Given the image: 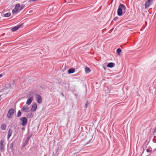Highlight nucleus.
<instances>
[{
	"label": "nucleus",
	"mask_w": 156,
	"mask_h": 156,
	"mask_svg": "<svg viewBox=\"0 0 156 156\" xmlns=\"http://www.w3.org/2000/svg\"><path fill=\"white\" fill-rule=\"evenodd\" d=\"M126 7L124 5L120 4L117 10L118 15L119 16H121L122 13H124L126 12Z\"/></svg>",
	"instance_id": "f257e3e1"
},
{
	"label": "nucleus",
	"mask_w": 156,
	"mask_h": 156,
	"mask_svg": "<svg viewBox=\"0 0 156 156\" xmlns=\"http://www.w3.org/2000/svg\"><path fill=\"white\" fill-rule=\"evenodd\" d=\"M20 120L22 122L21 125L23 126H25L27 123V118L25 117H21Z\"/></svg>",
	"instance_id": "f03ea898"
},
{
	"label": "nucleus",
	"mask_w": 156,
	"mask_h": 156,
	"mask_svg": "<svg viewBox=\"0 0 156 156\" xmlns=\"http://www.w3.org/2000/svg\"><path fill=\"white\" fill-rule=\"evenodd\" d=\"M14 112V110L13 108L10 109L7 114V117L9 118H11Z\"/></svg>",
	"instance_id": "7ed1b4c3"
},
{
	"label": "nucleus",
	"mask_w": 156,
	"mask_h": 156,
	"mask_svg": "<svg viewBox=\"0 0 156 156\" xmlns=\"http://www.w3.org/2000/svg\"><path fill=\"white\" fill-rule=\"evenodd\" d=\"M35 96L36 97L37 101L39 104H41L42 103V99L41 97L39 94L35 93Z\"/></svg>",
	"instance_id": "20e7f679"
},
{
	"label": "nucleus",
	"mask_w": 156,
	"mask_h": 156,
	"mask_svg": "<svg viewBox=\"0 0 156 156\" xmlns=\"http://www.w3.org/2000/svg\"><path fill=\"white\" fill-rule=\"evenodd\" d=\"M4 140H1L0 142V150L2 152L5 151V145H4Z\"/></svg>",
	"instance_id": "39448f33"
},
{
	"label": "nucleus",
	"mask_w": 156,
	"mask_h": 156,
	"mask_svg": "<svg viewBox=\"0 0 156 156\" xmlns=\"http://www.w3.org/2000/svg\"><path fill=\"white\" fill-rule=\"evenodd\" d=\"M34 99L33 97H29L27 100L26 104L28 106H29L32 102Z\"/></svg>",
	"instance_id": "423d86ee"
},
{
	"label": "nucleus",
	"mask_w": 156,
	"mask_h": 156,
	"mask_svg": "<svg viewBox=\"0 0 156 156\" xmlns=\"http://www.w3.org/2000/svg\"><path fill=\"white\" fill-rule=\"evenodd\" d=\"M22 25V24H21L12 28L11 30L14 32L17 30L21 27Z\"/></svg>",
	"instance_id": "0eeeda50"
},
{
	"label": "nucleus",
	"mask_w": 156,
	"mask_h": 156,
	"mask_svg": "<svg viewBox=\"0 0 156 156\" xmlns=\"http://www.w3.org/2000/svg\"><path fill=\"white\" fill-rule=\"evenodd\" d=\"M37 104L36 103L34 104L32 106V107L31 108V111L34 112L35 111L37 108Z\"/></svg>",
	"instance_id": "6e6552de"
},
{
	"label": "nucleus",
	"mask_w": 156,
	"mask_h": 156,
	"mask_svg": "<svg viewBox=\"0 0 156 156\" xmlns=\"http://www.w3.org/2000/svg\"><path fill=\"white\" fill-rule=\"evenodd\" d=\"M22 109L24 112H28L29 111V108L26 105H24Z\"/></svg>",
	"instance_id": "1a4fd4ad"
},
{
	"label": "nucleus",
	"mask_w": 156,
	"mask_h": 156,
	"mask_svg": "<svg viewBox=\"0 0 156 156\" xmlns=\"http://www.w3.org/2000/svg\"><path fill=\"white\" fill-rule=\"evenodd\" d=\"M12 130L11 129H9L8 132L7 139L9 140L10 137L11 136L12 134Z\"/></svg>",
	"instance_id": "9d476101"
},
{
	"label": "nucleus",
	"mask_w": 156,
	"mask_h": 156,
	"mask_svg": "<svg viewBox=\"0 0 156 156\" xmlns=\"http://www.w3.org/2000/svg\"><path fill=\"white\" fill-rule=\"evenodd\" d=\"M151 3V2L148 0L146 2L145 4L146 9L150 5Z\"/></svg>",
	"instance_id": "9b49d317"
},
{
	"label": "nucleus",
	"mask_w": 156,
	"mask_h": 156,
	"mask_svg": "<svg viewBox=\"0 0 156 156\" xmlns=\"http://www.w3.org/2000/svg\"><path fill=\"white\" fill-rule=\"evenodd\" d=\"M75 71V69L74 68H71L69 69L68 72L69 73L71 74L74 73Z\"/></svg>",
	"instance_id": "f8f14e48"
},
{
	"label": "nucleus",
	"mask_w": 156,
	"mask_h": 156,
	"mask_svg": "<svg viewBox=\"0 0 156 156\" xmlns=\"http://www.w3.org/2000/svg\"><path fill=\"white\" fill-rule=\"evenodd\" d=\"M114 65H115L114 63H112V62H110V63H109L108 64L107 66L108 67L112 68L114 66Z\"/></svg>",
	"instance_id": "ddd939ff"
},
{
	"label": "nucleus",
	"mask_w": 156,
	"mask_h": 156,
	"mask_svg": "<svg viewBox=\"0 0 156 156\" xmlns=\"http://www.w3.org/2000/svg\"><path fill=\"white\" fill-rule=\"evenodd\" d=\"M35 93L34 91H30V93L27 95V97L31 96L33 97V95Z\"/></svg>",
	"instance_id": "4468645a"
},
{
	"label": "nucleus",
	"mask_w": 156,
	"mask_h": 156,
	"mask_svg": "<svg viewBox=\"0 0 156 156\" xmlns=\"http://www.w3.org/2000/svg\"><path fill=\"white\" fill-rule=\"evenodd\" d=\"M6 128V125L4 124H2L1 126V129L2 130H4Z\"/></svg>",
	"instance_id": "2eb2a0df"
},
{
	"label": "nucleus",
	"mask_w": 156,
	"mask_h": 156,
	"mask_svg": "<svg viewBox=\"0 0 156 156\" xmlns=\"http://www.w3.org/2000/svg\"><path fill=\"white\" fill-rule=\"evenodd\" d=\"M20 7V5L19 4H17L16 5L14 8L19 11V8Z\"/></svg>",
	"instance_id": "dca6fc26"
},
{
	"label": "nucleus",
	"mask_w": 156,
	"mask_h": 156,
	"mask_svg": "<svg viewBox=\"0 0 156 156\" xmlns=\"http://www.w3.org/2000/svg\"><path fill=\"white\" fill-rule=\"evenodd\" d=\"M121 50L120 48L117 49L116 50V52L118 55H120V53L121 52Z\"/></svg>",
	"instance_id": "f3484780"
},
{
	"label": "nucleus",
	"mask_w": 156,
	"mask_h": 156,
	"mask_svg": "<svg viewBox=\"0 0 156 156\" xmlns=\"http://www.w3.org/2000/svg\"><path fill=\"white\" fill-rule=\"evenodd\" d=\"M11 15V13L10 12H8L4 14V16L5 17H9Z\"/></svg>",
	"instance_id": "a211bd4d"
},
{
	"label": "nucleus",
	"mask_w": 156,
	"mask_h": 156,
	"mask_svg": "<svg viewBox=\"0 0 156 156\" xmlns=\"http://www.w3.org/2000/svg\"><path fill=\"white\" fill-rule=\"evenodd\" d=\"M85 70L86 73H89L90 71L89 68L87 67L85 68Z\"/></svg>",
	"instance_id": "6ab92c4d"
},
{
	"label": "nucleus",
	"mask_w": 156,
	"mask_h": 156,
	"mask_svg": "<svg viewBox=\"0 0 156 156\" xmlns=\"http://www.w3.org/2000/svg\"><path fill=\"white\" fill-rule=\"evenodd\" d=\"M18 10H17V9H15V8H14L12 10V13L13 14L16 13L17 12H18Z\"/></svg>",
	"instance_id": "aec40b11"
},
{
	"label": "nucleus",
	"mask_w": 156,
	"mask_h": 156,
	"mask_svg": "<svg viewBox=\"0 0 156 156\" xmlns=\"http://www.w3.org/2000/svg\"><path fill=\"white\" fill-rule=\"evenodd\" d=\"M21 115V112L20 111H19L18 113L17 114V116L18 117H20Z\"/></svg>",
	"instance_id": "412c9836"
},
{
	"label": "nucleus",
	"mask_w": 156,
	"mask_h": 156,
	"mask_svg": "<svg viewBox=\"0 0 156 156\" xmlns=\"http://www.w3.org/2000/svg\"><path fill=\"white\" fill-rule=\"evenodd\" d=\"M89 105V103L88 102H87L85 105V108H87L88 106Z\"/></svg>",
	"instance_id": "4be33fe9"
},
{
	"label": "nucleus",
	"mask_w": 156,
	"mask_h": 156,
	"mask_svg": "<svg viewBox=\"0 0 156 156\" xmlns=\"http://www.w3.org/2000/svg\"><path fill=\"white\" fill-rule=\"evenodd\" d=\"M13 143H11L10 145V148L12 150L13 149Z\"/></svg>",
	"instance_id": "5701e85b"
},
{
	"label": "nucleus",
	"mask_w": 156,
	"mask_h": 156,
	"mask_svg": "<svg viewBox=\"0 0 156 156\" xmlns=\"http://www.w3.org/2000/svg\"><path fill=\"white\" fill-rule=\"evenodd\" d=\"M27 142L26 141L25 142V143L23 144V147H24L25 146H26L27 145Z\"/></svg>",
	"instance_id": "b1692460"
},
{
	"label": "nucleus",
	"mask_w": 156,
	"mask_h": 156,
	"mask_svg": "<svg viewBox=\"0 0 156 156\" xmlns=\"http://www.w3.org/2000/svg\"><path fill=\"white\" fill-rule=\"evenodd\" d=\"M24 8V6H21V7H20V8L19 9V11H20L21 10L23 9V8Z\"/></svg>",
	"instance_id": "393cba45"
},
{
	"label": "nucleus",
	"mask_w": 156,
	"mask_h": 156,
	"mask_svg": "<svg viewBox=\"0 0 156 156\" xmlns=\"http://www.w3.org/2000/svg\"><path fill=\"white\" fill-rule=\"evenodd\" d=\"M118 19V17H115V18H114V20L115 21L116 20Z\"/></svg>",
	"instance_id": "a878e982"
},
{
	"label": "nucleus",
	"mask_w": 156,
	"mask_h": 156,
	"mask_svg": "<svg viewBox=\"0 0 156 156\" xmlns=\"http://www.w3.org/2000/svg\"><path fill=\"white\" fill-rule=\"evenodd\" d=\"M151 150H150L149 149H147V152H151Z\"/></svg>",
	"instance_id": "bb28decb"
},
{
	"label": "nucleus",
	"mask_w": 156,
	"mask_h": 156,
	"mask_svg": "<svg viewBox=\"0 0 156 156\" xmlns=\"http://www.w3.org/2000/svg\"><path fill=\"white\" fill-rule=\"evenodd\" d=\"M91 140H90L88 142H87V143H86V144H89L90 143V141Z\"/></svg>",
	"instance_id": "cd10ccee"
},
{
	"label": "nucleus",
	"mask_w": 156,
	"mask_h": 156,
	"mask_svg": "<svg viewBox=\"0 0 156 156\" xmlns=\"http://www.w3.org/2000/svg\"><path fill=\"white\" fill-rule=\"evenodd\" d=\"M29 140V138H27V139L26 142H28V141Z\"/></svg>",
	"instance_id": "c85d7f7f"
},
{
	"label": "nucleus",
	"mask_w": 156,
	"mask_h": 156,
	"mask_svg": "<svg viewBox=\"0 0 156 156\" xmlns=\"http://www.w3.org/2000/svg\"><path fill=\"white\" fill-rule=\"evenodd\" d=\"M3 76V75L2 74H0V78L2 77Z\"/></svg>",
	"instance_id": "c756f323"
},
{
	"label": "nucleus",
	"mask_w": 156,
	"mask_h": 156,
	"mask_svg": "<svg viewBox=\"0 0 156 156\" xmlns=\"http://www.w3.org/2000/svg\"><path fill=\"white\" fill-rule=\"evenodd\" d=\"M24 129H25V128H24V127H22V130H24Z\"/></svg>",
	"instance_id": "7c9ffc66"
},
{
	"label": "nucleus",
	"mask_w": 156,
	"mask_h": 156,
	"mask_svg": "<svg viewBox=\"0 0 156 156\" xmlns=\"http://www.w3.org/2000/svg\"><path fill=\"white\" fill-rule=\"evenodd\" d=\"M148 1H149L150 2H151L153 0H148Z\"/></svg>",
	"instance_id": "2f4dec72"
},
{
	"label": "nucleus",
	"mask_w": 156,
	"mask_h": 156,
	"mask_svg": "<svg viewBox=\"0 0 156 156\" xmlns=\"http://www.w3.org/2000/svg\"><path fill=\"white\" fill-rule=\"evenodd\" d=\"M103 68H104V69H105V67L104 66H103Z\"/></svg>",
	"instance_id": "473e14b6"
},
{
	"label": "nucleus",
	"mask_w": 156,
	"mask_h": 156,
	"mask_svg": "<svg viewBox=\"0 0 156 156\" xmlns=\"http://www.w3.org/2000/svg\"><path fill=\"white\" fill-rule=\"evenodd\" d=\"M154 132H156V128H155V129H154Z\"/></svg>",
	"instance_id": "72a5a7b5"
}]
</instances>
